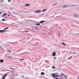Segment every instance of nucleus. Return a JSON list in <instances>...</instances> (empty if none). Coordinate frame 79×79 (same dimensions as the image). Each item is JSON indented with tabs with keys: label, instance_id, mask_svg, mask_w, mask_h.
Masks as SVG:
<instances>
[{
	"label": "nucleus",
	"instance_id": "obj_1",
	"mask_svg": "<svg viewBox=\"0 0 79 79\" xmlns=\"http://www.w3.org/2000/svg\"><path fill=\"white\" fill-rule=\"evenodd\" d=\"M42 11L40 10H38L35 11V12L37 13H41Z\"/></svg>",
	"mask_w": 79,
	"mask_h": 79
},
{
	"label": "nucleus",
	"instance_id": "obj_2",
	"mask_svg": "<svg viewBox=\"0 0 79 79\" xmlns=\"http://www.w3.org/2000/svg\"><path fill=\"white\" fill-rule=\"evenodd\" d=\"M57 74V73H53L52 74V77H55L56 75H55V74Z\"/></svg>",
	"mask_w": 79,
	"mask_h": 79
},
{
	"label": "nucleus",
	"instance_id": "obj_3",
	"mask_svg": "<svg viewBox=\"0 0 79 79\" xmlns=\"http://www.w3.org/2000/svg\"><path fill=\"white\" fill-rule=\"evenodd\" d=\"M55 55H56V52H54L52 53V56H55Z\"/></svg>",
	"mask_w": 79,
	"mask_h": 79
},
{
	"label": "nucleus",
	"instance_id": "obj_4",
	"mask_svg": "<svg viewBox=\"0 0 79 79\" xmlns=\"http://www.w3.org/2000/svg\"><path fill=\"white\" fill-rule=\"evenodd\" d=\"M5 31L4 30H0V32L1 33H3V32H5Z\"/></svg>",
	"mask_w": 79,
	"mask_h": 79
},
{
	"label": "nucleus",
	"instance_id": "obj_5",
	"mask_svg": "<svg viewBox=\"0 0 79 79\" xmlns=\"http://www.w3.org/2000/svg\"><path fill=\"white\" fill-rule=\"evenodd\" d=\"M7 75L6 74H5L4 75V76H3L2 77V78H5V77H6V76Z\"/></svg>",
	"mask_w": 79,
	"mask_h": 79
},
{
	"label": "nucleus",
	"instance_id": "obj_6",
	"mask_svg": "<svg viewBox=\"0 0 79 79\" xmlns=\"http://www.w3.org/2000/svg\"><path fill=\"white\" fill-rule=\"evenodd\" d=\"M7 15V14L5 13L2 15V17H4V16H6V15Z\"/></svg>",
	"mask_w": 79,
	"mask_h": 79
},
{
	"label": "nucleus",
	"instance_id": "obj_7",
	"mask_svg": "<svg viewBox=\"0 0 79 79\" xmlns=\"http://www.w3.org/2000/svg\"><path fill=\"white\" fill-rule=\"evenodd\" d=\"M29 5H30L29 4H26L25 5V6H29Z\"/></svg>",
	"mask_w": 79,
	"mask_h": 79
},
{
	"label": "nucleus",
	"instance_id": "obj_8",
	"mask_svg": "<svg viewBox=\"0 0 79 79\" xmlns=\"http://www.w3.org/2000/svg\"><path fill=\"white\" fill-rule=\"evenodd\" d=\"M4 61L3 60H0V62H1V63H3V62Z\"/></svg>",
	"mask_w": 79,
	"mask_h": 79
},
{
	"label": "nucleus",
	"instance_id": "obj_9",
	"mask_svg": "<svg viewBox=\"0 0 79 79\" xmlns=\"http://www.w3.org/2000/svg\"><path fill=\"white\" fill-rule=\"evenodd\" d=\"M41 75H44L45 74V73L44 72H41Z\"/></svg>",
	"mask_w": 79,
	"mask_h": 79
},
{
	"label": "nucleus",
	"instance_id": "obj_10",
	"mask_svg": "<svg viewBox=\"0 0 79 79\" xmlns=\"http://www.w3.org/2000/svg\"><path fill=\"white\" fill-rule=\"evenodd\" d=\"M61 44H62V45H64V46H65V45H66V44L64 43H61Z\"/></svg>",
	"mask_w": 79,
	"mask_h": 79
},
{
	"label": "nucleus",
	"instance_id": "obj_11",
	"mask_svg": "<svg viewBox=\"0 0 79 79\" xmlns=\"http://www.w3.org/2000/svg\"><path fill=\"white\" fill-rule=\"evenodd\" d=\"M6 19H3L2 20H1V21H5L6 20Z\"/></svg>",
	"mask_w": 79,
	"mask_h": 79
},
{
	"label": "nucleus",
	"instance_id": "obj_12",
	"mask_svg": "<svg viewBox=\"0 0 79 79\" xmlns=\"http://www.w3.org/2000/svg\"><path fill=\"white\" fill-rule=\"evenodd\" d=\"M44 21H40V23H44Z\"/></svg>",
	"mask_w": 79,
	"mask_h": 79
},
{
	"label": "nucleus",
	"instance_id": "obj_13",
	"mask_svg": "<svg viewBox=\"0 0 79 79\" xmlns=\"http://www.w3.org/2000/svg\"><path fill=\"white\" fill-rule=\"evenodd\" d=\"M9 27H7L5 28V30H6V29H8Z\"/></svg>",
	"mask_w": 79,
	"mask_h": 79
},
{
	"label": "nucleus",
	"instance_id": "obj_14",
	"mask_svg": "<svg viewBox=\"0 0 79 79\" xmlns=\"http://www.w3.org/2000/svg\"><path fill=\"white\" fill-rule=\"evenodd\" d=\"M52 69H55V66H52Z\"/></svg>",
	"mask_w": 79,
	"mask_h": 79
},
{
	"label": "nucleus",
	"instance_id": "obj_15",
	"mask_svg": "<svg viewBox=\"0 0 79 79\" xmlns=\"http://www.w3.org/2000/svg\"><path fill=\"white\" fill-rule=\"evenodd\" d=\"M46 11V9H44L43 10V12H44V11Z\"/></svg>",
	"mask_w": 79,
	"mask_h": 79
},
{
	"label": "nucleus",
	"instance_id": "obj_16",
	"mask_svg": "<svg viewBox=\"0 0 79 79\" xmlns=\"http://www.w3.org/2000/svg\"><path fill=\"white\" fill-rule=\"evenodd\" d=\"M10 69H15L14 68H11V67H10Z\"/></svg>",
	"mask_w": 79,
	"mask_h": 79
},
{
	"label": "nucleus",
	"instance_id": "obj_17",
	"mask_svg": "<svg viewBox=\"0 0 79 79\" xmlns=\"http://www.w3.org/2000/svg\"><path fill=\"white\" fill-rule=\"evenodd\" d=\"M40 23H39L36 24V25H40Z\"/></svg>",
	"mask_w": 79,
	"mask_h": 79
},
{
	"label": "nucleus",
	"instance_id": "obj_18",
	"mask_svg": "<svg viewBox=\"0 0 79 79\" xmlns=\"http://www.w3.org/2000/svg\"><path fill=\"white\" fill-rule=\"evenodd\" d=\"M74 16L75 17H77V15H74Z\"/></svg>",
	"mask_w": 79,
	"mask_h": 79
},
{
	"label": "nucleus",
	"instance_id": "obj_19",
	"mask_svg": "<svg viewBox=\"0 0 79 79\" xmlns=\"http://www.w3.org/2000/svg\"><path fill=\"white\" fill-rule=\"evenodd\" d=\"M8 52H9L10 53H11V51H10V50H9Z\"/></svg>",
	"mask_w": 79,
	"mask_h": 79
},
{
	"label": "nucleus",
	"instance_id": "obj_20",
	"mask_svg": "<svg viewBox=\"0 0 79 79\" xmlns=\"http://www.w3.org/2000/svg\"><path fill=\"white\" fill-rule=\"evenodd\" d=\"M20 60H24V59H20Z\"/></svg>",
	"mask_w": 79,
	"mask_h": 79
},
{
	"label": "nucleus",
	"instance_id": "obj_21",
	"mask_svg": "<svg viewBox=\"0 0 79 79\" xmlns=\"http://www.w3.org/2000/svg\"><path fill=\"white\" fill-rule=\"evenodd\" d=\"M66 6H66V5H65L64 6H63V7L64 8V7H66Z\"/></svg>",
	"mask_w": 79,
	"mask_h": 79
},
{
	"label": "nucleus",
	"instance_id": "obj_22",
	"mask_svg": "<svg viewBox=\"0 0 79 79\" xmlns=\"http://www.w3.org/2000/svg\"><path fill=\"white\" fill-rule=\"evenodd\" d=\"M24 32H28V31H24Z\"/></svg>",
	"mask_w": 79,
	"mask_h": 79
},
{
	"label": "nucleus",
	"instance_id": "obj_23",
	"mask_svg": "<svg viewBox=\"0 0 79 79\" xmlns=\"http://www.w3.org/2000/svg\"><path fill=\"white\" fill-rule=\"evenodd\" d=\"M9 1V2H10V1H11V0H8Z\"/></svg>",
	"mask_w": 79,
	"mask_h": 79
},
{
	"label": "nucleus",
	"instance_id": "obj_24",
	"mask_svg": "<svg viewBox=\"0 0 79 79\" xmlns=\"http://www.w3.org/2000/svg\"><path fill=\"white\" fill-rule=\"evenodd\" d=\"M56 77H59V76H58L57 75H56Z\"/></svg>",
	"mask_w": 79,
	"mask_h": 79
},
{
	"label": "nucleus",
	"instance_id": "obj_25",
	"mask_svg": "<svg viewBox=\"0 0 79 79\" xmlns=\"http://www.w3.org/2000/svg\"><path fill=\"white\" fill-rule=\"evenodd\" d=\"M55 79H58V78H55Z\"/></svg>",
	"mask_w": 79,
	"mask_h": 79
},
{
	"label": "nucleus",
	"instance_id": "obj_26",
	"mask_svg": "<svg viewBox=\"0 0 79 79\" xmlns=\"http://www.w3.org/2000/svg\"><path fill=\"white\" fill-rule=\"evenodd\" d=\"M2 12H0V14H2Z\"/></svg>",
	"mask_w": 79,
	"mask_h": 79
},
{
	"label": "nucleus",
	"instance_id": "obj_27",
	"mask_svg": "<svg viewBox=\"0 0 79 79\" xmlns=\"http://www.w3.org/2000/svg\"><path fill=\"white\" fill-rule=\"evenodd\" d=\"M64 77H66V75H64Z\"/></svg>",
	"mask_w": 79,
	"mask_h": 79
},
{
	"label": "nucleus",
	"instance_id": "obj_28",
	"mask_svg": "<svg viewBox=\"0 0 79 79\" xmlns=\"http://www.w3.org/2000/svg\"><path fill=\"white\" fill-rule=\"evenodd\" d=\"M73 54H76V53H75V52H73Z\"/></svg>",
	"mask_w": 79,
	"mask_h": 79
},
{
	"label": "nucleus",
	"instance_id": "obj_29",
	"mask_svg": "<svg viewBox=\"0 0 79 79\" xmlns=\"http://www.w3.org/2000/svg\"><path fill=\"white\" fill-rule=\"evenodd\" d=\"M35 29H36V30H37V28H36Z\"/></svg>",
	"mask_w": 79,
	"mask_h": 79
},
{
	"label": "nucleus",
	"instance_id": "obj_30",
	"mask_svg": "<svg viewBox=\"0 0 79 79\" xmlns=\"http://www.w3.org/2000/svg\"><path fill=\"white\" fill-rule=\"evenodd\" d=\"M5 18H7V17H5Z\"/></svg>",
	"mask_w": 79,
	"mask_h": 79
},
{
	"label": "nucleus",
	"instance_id": "obj_31",
	"mask_svg": "<svg viewBox=\"0 0 79 79\" xmlns=\"http://www.w3.org/2000/svg\"><path fill=\"white\" fill-rule=\"evenodd\" d=\"M62 75H63V76H64V74H62Z\"/></svg>",
	"mask_w": 79,
	"mask_h": 79
},
{
	"label": "nucleus",
	"instance_id": "obj_32",
	"mask_svg": "<svg viewBox=\"0 0 79 79\" xmlns=\"http://www.w3.org/2000/svg\"><path fill=\"white\" fill-rule=\"evenodd\" d=\"M8 16H10V15H8Z\"/></svg>",
	"mask_w": 79,
	"mask_h": 79
},
{
	"label": "nucleus",
	"instance_id": "obj_33",
	"mask_svg": "<svg viewBox=\"0 0 79 79\" xmlns=\"http://www.w3.org/2000/svg\"><path fill=\"white\" fill-rule=\"evenodd\" d=\"M68 60H69V59H68Z\"/></svg>",
	"mask_w": 79,
	"mask_h": 79
}]
</instances>
